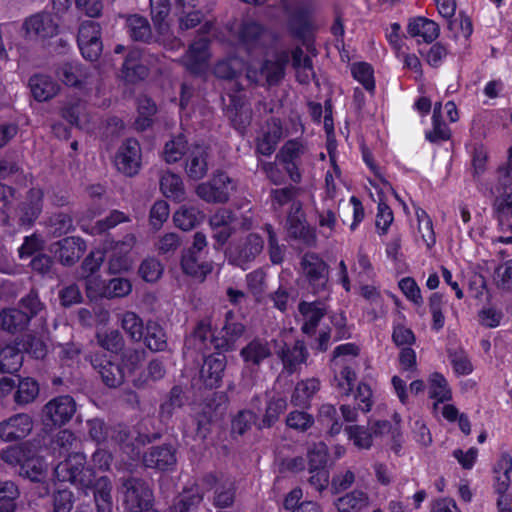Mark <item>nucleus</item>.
<instances>
[{"label":"nucleus","instance_id":"37","mask_svg":"<svg viewBox=\"0 0 512 512\" xmlns=\"http://www.w3.org/2000/svg\"><path fill=\"white\" fill-rule=\"evenodd\" d=\"M55 74L63 84L71 87L81 86L85 77L82 66L77 62H65L58 65Z\"/></svg>","mask_w":512,"mask_h":512},{"label":"nucleus","instance_id":"3","mask_svg":"<svg viewBox=\"0 0 512 512\" xmlns=\"http://www.w3.org/2000/svg\"><path fill=\"white\" fill-rule=\"evenodd\" d=\"M44 305L35 292H30L20 301V309H6L0 313V325L4 330L17 332L25 329L33 317L39 316L44 320L42 313Z\"/></svg>","mask_w":512,"mask_h":512},{"label":"nucleus","instance_id":"24","mask_svg":"<svg viewBox=\"0 0 512 512\" xmlns=\"http://www.w3.org/2000/svg\"><path fill=\"white\" fill-rule=\"evenodd\" d=\"M30 91L38 102L54 98L60 92V85L49 75L35 74L29 79Z\"/></svg>","mask_w":512,"mask_h":512},{"label":"nucleus","instance_id":"31","mask_svg":"<svg viewBox=\"0 0 512 512\" xmlns=\"http://www.w3.org/2000/svg\"><path fill=\"white\" fill-rule=\"evenodd\" d=\"M43 192L40 189H31L26 201L20 207L19 220L21 224L30 226L39 217L42 211Z\"/></svg>","mask_w":512,"mask_h":512},{"label":"nucleus","instance_id":"29","mask_svg":"<svg viewBox=\"0 0 512 512\" xmlns=\"http://www.w3.org/2000/svg\"><path fill=\"white\" fill-rule=\"evenodd\" d=\"M298 310L302 321V331L305 334H314L316 327L325 314V308L320 302L299 303Z\"/></svg>","mask_w":512,"mask_h":512},{"label":"nucleus","instance_id":"13","mask_svg":"<svg viewBox=\"0 0 512 512\" xmlns=\"http://www.w3.org/2000/svg\"><path fill=\"white\" fill-rule=\"evenodd\" d=\"M117 169L127 176L138 173L141 166V149L137 140L127 139L119 147L115 156Z\"/></svg>","mask_w":512,"mask_h":512},{"label":"nucleus","instance_id":"20","mask_svg":"<svg viewBox=\"0 0 512 512\" xmlns=\"http://www.w3.org/2000/svg\"><path fill=\"white\" fill-rule=\"evenodd\" d=\"M226 367V358L221 353L210 355L205 358L200 370V378L207 388H217L220 386L224 369Z\"/></svg>","mask_w":512,"mask_h":512},{"label":"nucleus","instance_id":"17","mask_svg":"<svg viewBox=\"0 0 512 512\" xmlns=\"http://www.w3.org/2000/svg\"><path fill=\"white\" fill-rule=\"evenodd\" d=\"M90 361L108 387L114 388L122 384L125 372L119 364L111 361L106 355L101 356L98 353L92 355Z\"/></svg>","mask_w":512,"mask_h":512},{"label":"nucleus","instance_id":"32","mask_svg":"<svg viewBox=\"0 0 512 512\" xmlns=\"http://www.w3.org/2000/svg\"><path fill=\"white\" fill-rule=\"evenodd\" d=\"M512 456L502 453L494 468V488L496 492H507L511 484Z\"/></svg>","mask_w":512,"mask_h":512},{"label":"nucleus","instance_id":"38","mask_svg":"<svg viewBox=\"0 0 512 512\" xmlns=\"http://www.w3.org/2000/svg\"><path fill=\"white\" fill-rule=\"evenodd\" d=\"M23 363L22 349L14 344L0 348V373H15Z\"/></svg>","mask_w":512,"mask_h":512},{"label":"nucleus","instance_id":"28","mask_svg":"<svg viewBox=\"0 0 512 512\" xmlns=\"http://www.w3.org/2000/svg\"><path fill=\"white\" fill-rule=\"evenodd\" d=\"M151 17L155 28L157 29L161 41L165 46L168 45L170 25L168 16L170 13L169 0H150Z\"/></svg>","mask_w":512,"mask_h":512},{"label":"nucleus","instance_id":"64","mask_svg":"<svg viewBox=\"0 0 512 512\" xmlns=\"http://www.w3.org/2000/svg\"><path fill=\"white\" fill-rule=\"evenodd\" d=\"M164 271L162 263L154 257L146 258L139 267V274L146 282H156Z\"/></svg>","mask_w":512,"mask_h":512},{"label":"nucleus","instance_id":"56","mask_svg":"<svg viewBox=\"0 0 512 512\" xmlns=\"http://www.w3.org/2000/svg\"><path fill=\"white\" fill-rule=\"evenodd\" d=\"M157 111L155 103L144 96L138 100V117L135 121L138 130H145L152 124V117Z\"/></svg>","mask_w":512,"mask_h":512},{"label":"nucleus","instance_id":"51","mask_svg":"<svg viewBox=\"0 0 512 512\" xmlns=\"http://www.w3.org/2000/svg\"><path fill=\"white\" fill-rule=\"evenodd\" d=\"M146 346L152 351H163L167 346L166 334L156 322L149 321L146 326Z\"/></svg>","mask_w":512,"mask_h":512},{"label":"nucleus","instance_id":"25","mask_svg":"<svg viewBox=\"0 0 512 512\" xmlns=\"http://www.w3.org/2000/svg\"><path fill=\"white\" fill-rule=\"evenodd\" d=\"M185 171L193 180L202 179L208 171L207 148L203 145H194L187 152Z\"/></svg>","mask_w":512,"mask_h":512},{"label":"nucleus","instance_id":"35","mask_svg":"<svg viewBox=\"0 0 512 512\" xmlns=\"http://www.w3.org/2000/svg\"><path fill=\"white\" fill-rule=\"evenodd\" d=\"M79 444V439L68 429H63L59 431L53 440L51 441V450L54 455L58 456H66L67 458L63 461L65 462L70 456L79 454L72 453L71 451L76 449Z\"/></svg>","mask_w":512,"mask_h":512},{"label":"nucleus","instance_id":"49","mask_svg":"<svg viewBox=\"0 0 512 512\" xmlns=\"http://www.w3.org/2000/svg\"><path fill=\"white\" fill-rule=\"evenodd\" d=\"M287 401L284 398H272L266 406L262 421L258 424L259 429L273 426L279 419V416L286 410Z\"/></svg>","mask_w":512,"mask_h":512},{"label":"nucleus","instance_id":"42","mask_svg":"<svg viewBox=\"0 0 512 512\" xmlns=\"http://www.w3.org/2000/svg\"><path fill=\"white\" fill-rule=\"evenodd\" d=\"M160 189L167 198L177 202L185 200V190L182 179L175 173H163L160 179Z\"/></svg>","mask_w":512,"mask_h":512},{"label":"nucleus","instance_id":"47","mask_svg":"<svg viewBox=\"0 0 512 512\" xmlns=\"http://www.w3.org/2000/svg\"><path fill=\"white\" fill-rule=\"evenodd\" d=\"M494 206L499 224L503 229L512 230V191L497 195Z\"/></svg>","mask_w":512,"mask_h":512},{"label":"nucleus","instance_id":"18","mask_svg":"<svg viewBox=\"0 0 512 512\" xmlns=\"http://www.w3.org/2000/svg\"><path fill=\"white\" fill-rule=\"evenodd\" d=\"M33 428V422L27 414H16L0 423V438L14 441L25 438Z\"/></svg>","mask_w":512,"mask_h":512},{"label":"nucleus","instance_id":"61","mask_svg":"<svg viewBox=\"0 0 512 512\" xmlns=\"http://www.w3.org/2000/svg\"><path fill=\"white\" fill-rule=\"evenodd\" d=\"M38 394V383L34 379L27 377L19 381L15 400L20 404H28L34 401Z\"/></svg>","mask_w":512,"mask_h":512},{"label":"nucleus","instance_id":"43","mask_svg":"<svg viewBox=\"0 0 512 512\" xmlns=\"http://www.w3.org/2000/svg\"><path fill=\"white\" fill-rule=\"evenodd\" d=\"M320 383L315 378L302 380L295 386L291 396V402L296 406H305L311 398L318 392Z\"/></svg>","mask_w":512,"mask_h":512},{"label":"nucleus","instance_id":"16","mask_svg":"<svg viewBox=\"0 0 512 512\" xmlns=\"http://www.w3.org/2000/svg\"><path fill=\"white\" fill-rule=\"evenodd\" d=\"M26 35L30 38L46 39L58 33V24L49 13H37L27 18L23 24Z\"/></svg>","mask_w":512,"mask_h":512},{"label":"nucleus","instance_id":"53","mask_svg":"<svg viewBox=\"0 0 512 512\" xmlns=\"http://www.w3.org/2000/svg\"><path fill=\"white\" fill-rule=\"evenodd\" d=\"M441 104L437 103L434 107L432 116V129L426 133V138L430 142H442L450 138V130L445 123L440 120Z\"/></svg>","mask_w":512,"mask_h":512},{"label":"nucleus","instance_id":"55","mask_svg":"<svg viewBox=\"0 0 512 512\" xmlns=\"http://www.w3.org/2000/svg\"><path fill=\"white\" fill-rule=\"evenodd\" d=\"M188 150L187 140L183 135L173 137L165 144L163 151L164 160L167 163H175L179 161Z\"/></svg>","mask_w":512,"mask_h":512},{"label":"nucleus","instance_id":"58","mask_svg":"<svg viewBox=\"0 0 512 512\" xmlns=\"http://www.w3.org/2000/svg\"><path fill=\"white\" fill-rule=\"evenodd\" d=\"M121 327L134 341H140L143 337L142 319L134 312L128 311L121 316Z\"/></svg>","mask_w":512,"mask_h":512},{"label":"nucleus","instance_id":"6","mask_svg":"<svg viewBox=\"0 0 512 512\" xmlns=\"http://www.w3.org/2000/svg\"><path fill=\"white\" fill-rule=\"evenodd\" d=\"M123 494L124 506L131 512H144L152 505V490L140 479H127L123 483Z\"/></svg>","mask_w":512,"mask_h":512},{"label":"nucleus","instance_id":"45","mask_svg":"<svg viewBox=\"0 0 512 512\" xmlns=\"http://www.w3.org/2000/svg\"><path fill=\"white\" fill-rule=\"evenodd\" d=\"M127 33L134 41H148L151 36V27L147 19L140 15H129L126 18Z\"/></svg>","mask_w":512,"mask_h":512},{"label":"nucleus","instance_id":"21","mask_svg":"<svg viewBox=\"0 0 512 512\" xmlns=\"http://www.w3.org/2000/svg\"><path fill=\"white\" fill-rule=\"evenodd\" d=\"M176 461V450L170 445L152 447L143 457L146 467L161 471L173 468Z\"/></svg>","mask_w":512,"mask_h":512},{"label":"nucleus","instance_id":"59","mask_svg":"<svg viewBox=\"0 0 512 512\" xmlns=\"http://www.w3.org/2000/svg\"><path fill=\"white\" fill-rule=\"evenodd\" d=\"M131 291L132 283L129 279L123 277H115L107 281L104 298H123L129 295Z\"/></svg>","mask_w":512,"mask_h":512},{"label":"nucleus","instance_id":"50","mask_svg":"<svg viewBox=\"0 0 512 512\" xmlns=\"http://www.w3.org/2000/svg\"><path fill=\"white\" fill-rule=\"evenodd\" d=\"M202 219L201 212L194 207H181L173 216L174 223L184 231L193 229Z\"/></svg>","mask_w":512,"mask_h":512},{"label":"nucleus","instance_id":"41","mask_svg":"<svg viewBox=\"0 0 512 512\" xmlns=\"http://www.w3.org/2000/svg\"><path fill=\"white\" fill-rule=\"evenodd\" d=\"M373 437L391 436V450L399 453L402 446V433L398 427H393L387 420H376L369 422Z\"/></svg>","mask_w":512,"mask_h":512},{"label":"nucleus","instance_id":"62","mask_svg":"<svg viewBox=\"0 0 512 512\" xmlns=\"http://www.w3.org/2000/svg\"><path fill=\"white\" fill-rule=\"evenodd\" d=\"M96 340L99 347L110 353H116L123 345V339L117 330L98 331Z\"/></svg>","mask_w":512,"mask_h":512},{"label":"nucleus","instance_id":"11","mask_svg":"<svg viewBox=\"0 0 512 512\" xmlns=\"http://www.w3.org/2000/svg\"><path fill=\"white\" fill-rule=\"evenodd\" d=\"M286 229L290 237L301 241L307 246L315 245V230L307 225L302 204L299 201H293L290 206L286 220Z\"/></svg>","mask_w":512,"mask_h":512},{"label":"nucleus","instance_id":"8","mask_svg":"<svg viewBox=\"0 0 512 512\" xmlns=\"http://www.w3.org/2000/svg\"><path fill=\"white\" fill-rule=\"evenodd\" d=\"M75 412L76 402L71 396H57L43 407L42 421L45 426H63L72 419Z\"/></svg>","mask_w":512,"mask_h":512},{"label":"nucleus","instance_id":"34","mask_svg":"<svg viewBox=\"0 0 512 512\" xmlns=\"http://www.w3.org/2000/svg\"><path fill=\"white\" fill-rule=\"evenodd\" d=\"M241 357L248 365H259L271 355L270 344L262 339H254L242 348Z\"/></svg>","mask_w":512,"mask_h":512},{"label":"nucleus","instance_id":"52","mask_svg":"<svg viewBox=\"0 0 512 512\" xmlns=\"http://www.w3.org/2000/svg\"><path fill=\"white\" fill-rule=\"evenodd\" d=\"M334 369V386L340 394L349 395L356 380L354 369L351 366H338Z\"/></svg>","mask_w":512,"mask_h":512},{"label":"nucleus","instance_id":"36","mask_svg":"<svg viewBox=\"0 0 512 512\" xmlns=\"http://www.w3.org/2000/svg\"><path fill=\"white\" fill-rule=\"evenodd\" d=\"M367 493L353 490L337 499L335 505L339 512H360L369 505Z\"/></svg>","mask_w":512,"mask_h":512},{"label":"nucleus","instance_id":"1","mask_svg":"<svg viewBox=\"0 0 512 512\" xmlns=\"http://www.w3.org/2000/svg\"><path fill=\"white\" fill-rule=\"evenodd\" d=\"M86 458L83 454L70 456L60 462L54 469V477L60 482H70L80 488L93 489L97 512H111L113 508L112 484L107 477L94 481V472L85 467Z\"/></svg>","mask_w":512,"mask_h":512},{"label":"nucleus","instance_id":"39","mask_svg":"<svg viewBox=\"0 0 512 512\" xmlns=\"http://www.w3.org/2000/svg\"><path fill=\"white\" fill-rule=\"evenodd\" d=\"M292 67L296 72L297 80L302 84H307L314 77V70L311 58L304 54L299 47L291 52Z\"/></svg>","mask_w":512,"mask_h":512},{"label":"nucleus","instance_id":"7","mask_svg":"<svg viewBox=\"0 0 512 512\" xmlns=\"http://www.w3.org/2000/svg\"><path fill=\"white\" fill-rule=\"evenodd\" d=\"M200 492L203 489L214 490L213 503L217 507H229L235 498V482L223 474H207L198 484Z\"/></svg>","mask_w":512,"mask_h":512},{"label":"nucleus","instance_id":"15","mask_svg":"<svg viewBox=\"0 0 512 512\" xmlns=\"http://www.w3.org/2000/svg\"><path fill=\"white\" fill-rule=\"evenodd\" d=\"M86 251V244L80 237H66L52 244L51 252L65 266L75 264Z\"/></svg>","mask_w":512,"mask_h":512},{"label":"nucleus","instance_id":"30","mask_svg":"<svg viewBox=\"0 0 512 512\" xmlns=\"http://www.w3.org/2000/svg\"><path fill=\"white\" fill-rule=\"evenodd\" d=\"M408 34L417 40V42L431 43L439 35L438 25L427 18L417 17L408 24Z\"/></svg>","mask_w":512,"mask_h":512},{"label":"nucleus","instance_id":"54","mask_svg":"<svg viewBox=\"0 0 512 512\" xmlns=\"http://www.w3.org/2000/svg\"><path fill=\"white\" fill-rule=\"evenodd\" d=\"M262 229L267 236L270 261L275 265L281 264L285 258V245L279 244L277 234L271 224H265Z\"/></svg>","mask_w":512,"mask_h":512},{"label":"nucleus","instance_id":"2","mask_svg":"<svg viewBox=\"0 0 512 512\" xmlns=\"http://www.w3.org/2000/svg\"><path fill=\"white\" fill-rule=\"evenodd\" d=\"M243 332L244 326L241 323L227 321L220 331V335L213 337L210 327L207 324L201 323L196 327L186 343L201 353L209 350L212 345L217 350L229 351L235 348V343L242 336Z\"/></svg>","mask_w":512,"mask_h":512},{"label":"nucleus","instance_id":"4","mask_svg":"<svg viewBox=\"0 0 512 512\" xmlns=\"http://www.w3.org/2000/svg\"><path fill=\"white\" fill-rule=\"evenodd\" d=\"M301 276L313 294L326 290L329 281V267L316 253H306L300 262Z\"/></svg>","mask_w":512,"mask_h":512},{"label":"nucleus","instance_id":"60","mask_svg":"<svg viewBox=\"0 0 512 512\" xmlns=\"http://www.w3.org/2000/svg\"><path fill=\"white\" fill-rule=\"evenodd\" d=\"M19 491L13 482L0 485V512H15Z\"/></svg>","mask_w":512,"mask_h":512},{"label":"nucleus","instance_id":"40","mask_svg":"<svg viewBox=\"0 0 512 512\" xmlns=\"http://www.w3.org/2000/svg\"><path fill=\"white\" fill-rule=\"evenodd\" d=\"M181 267L185 274L192 276L200 281H203L205 277L212 271V264L208 262L199 263L197 256L191 250L183 254Z\"/></svg>","mask_w":512,"mask_h":512},{"label":"nucleus","instance_id":"12","mask_svg":"<svg viewBox=\"0 0 512 512\" xmlns=\"http://www.w3.org/2000/svg\"><path fill=\"white\" fill-rule=\"evenodd\" d=\"M284 8L289 12V24L299 35L311 25V18L316 10L314 0H282Z\"/></svg>","mask_w":512,"mask_h":512},{"label":"nucleus","instance_id":"19","mask_svg":"<svg viewBox=\"0 0 512 512\" xmlns=\"http://www.w3.org/2000/svg\"><path fill=\"white\" fill-rule=\"evenodd\" d=\"M209 56L208 41L201 38L190 45L183 57V63L192 73L200 74L206 71Z\"/></svg>","mask_w":512,"mask_h":512},{"label":"nucleus","instance_id":"63","mask_svg":"<svg viewBox=\"0 0 512 512\" xmlns=\"http://www.w3.org/2000/svg\"><path fill=\"white\" fill-rule=\"evenodd\" d=\"M244 68V63L239 58L233 57L227 60L219 61L215 68L214 74L218 78L232 79Z\"/></svg>","mask_w":512,"mask_h":512},{"label":"nucleus","instance_id":"26","mask_svg":"<svg viewBox=\"0 0 512 512\" xmlns=\"http://www.w3.org/2000/svg\"><path fill=\"white\" fill-rule=\"evenodd\" d=\"M234 221V213L224 208L219 209L211 216L209 223L213 230V238L219 245H223L231 236Z\"/></svg>","mask_w":512,"mask_h":512},{"label":"nucleus","instance_id":"14","mask_svg":"<svg viewBox=\"0 0 512 512\" xmlns=\"http://www.w3.org/2000/svg\"><path fill=\"white\" fill-rule=\"evenodd\" d=\"M305 151L306 148L302 142L289 140L281 147L276 155V159L284 166L293 182L297 183L301 180L299 159Z\"/></svg>","mask_w":512,"mask_h":512},{"label":"nucleus","instance_id":"10","mask_svg":"<svg viewBox=\"0 0 512 512\" xmlns=\"http://www.w3.org/2000/svg\"><path fill=\"white\" fill-rule=\"evenodd\" d=\"M233 190L232 179L225 173L219 172L209 181L199 184L196 187V194L206 202L222 203L229 199Z\"/></svg>","mask_w":512,"mask_h":512},{"label":"nucleus","instance_id":"22","mask_svg":"<svg viewBox=\"0 0 512 512\" xmlns=\"http://www.w3.org/2000/svg\"><path fill=\"white\" fill-rule=\"evenodd\" d=\"M283 135L282 126L278 119H271L262 127L258 137L256 150L258 153L269 156L275 148Z\"/></svg>","mask_w":512,"mask_h":512},{"label":"nucleus","instance_id":"46","mask_svg":"<svg viewBox=\"0 0 512 512\" xmlns=\"http://www.w3.org/2000/svg\"><path fill=\"white\" fill-rule=\"evenodd\" d=\"M303 496L300 488H295L289 492L284 500V508L290 512H320L317 503L313 501L299 502Z\"/></svg>","mask_w":512,"mask_h":512},{"label":"nucleus","instance_id":"27","mask_svg":"<svg viewBox=\"0 0 512 512\" xmlns=\"http://www.w3.org/2000/svg\"><path fill=\"white\" fill-rule=\"evenodd\" d=\"M232 32L247 50L257 48L261 44L264 35L263 27L251 20L244 21L232 28Z\"/></svg>","mask_w":512,"mask_h":512},{"label":"nucleus","instance_id":"23","mask_svg":"<svg viewBox=\"0 0 512 512\" xmlns=\"http://www.w3.org/2000/svg\"><path fill=\"white\" fill-rule=\"evenodd\" d=\"M148 75V68L145 65L142 52L139 49H131L122 66L121 78L128 83H135L143 80Z\"/></svg>","mask_w":512,"mask_h":512},{"label":"nucleus","instance_id":"9","mask_svg":"<svg viewBox=\"0 0 512 512\" xmlns=\"http://www.w3.org/2000/svg\"><path fill=\"white\" fill-rule=\"evenodd\" d=\"M289 61V53L283 51L277 54L273 60H267L260 66L259 71L254 64H249L246 68L247 79L254 83H259L265 79L269 85L278 83L284 76V68Z\"/></svg>","mask_w":512,"mask_h":512},{"label":"nucleus","instance_id":"44","mask_svg":"<svg viewBox=\"0 0 512 512\" xmlns=\"http://www.w3.org/2000/svg\"><path fill=\"white\" fill-rule=\"evenodd\" d=\"M429 396L436 400L434 407L438 403H443L451 400L452 392L445 377L440 373H432L429 377Z\"/></svg>","mask_w":512,"mask_h":512},{"label":"nucleus","instance_id":"57","mask_svg":"<svg viewBox=\"0 0 512 512\" xmlns=\"http://www.w3.org/2000/svg\"><path fill=\"white\" fill-rule=\"evenodd\" d=\"M348 438L359 449H369L373 443V434L370 427L359 425L349 426L345 429Z\"/></svg>","mask_w":512,"mask_h":512},{"label":"nucleus","instance_id":"33","mask_svg":"<svg viewBox=\"0 0 512 512\" xmlns=\"http://www.w3.org/2000/svg\"><path fill=\"white\" fill-rule=\"evenodd\" d=\"M278 355L283 363L284 369L288 373H293L298 366L303 364L307 358V351L301 341L295 342L292 346H286Z\"/></svg>","mask_w":512,"mask_h":512},{"label":"nucleus","instance_id":"48","mask_svg":"<svg viewBox=\"0 0 512 512\" xmlns=\"http://www.w3.org/2000/svg\"><path fill=\"white\" fill-rule=\"evenodd\" d=\"M203 499V492H200L198 484L195 488L185 490L170 508V512H189Z\"/></svg>","mask_w":512,"mask_h":512},{"label":"nucleus","instance_id":"5","mask_svg":"<svg viewBox=\"0 0 512 512\" xmlns=\"http://www.w3.org/2000/svg\"><path fill=\"white\" fill-rule=\"evenodd\" d=\"M263 249V236L257 232H251L230 246L228 260L231 264L246 270L249 264L262 253Z\"/></svg>","mask_w":512,"mask_h":512}]
</instances>
